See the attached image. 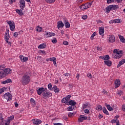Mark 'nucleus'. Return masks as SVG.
I'll return each instance as SVG.
<instances>
[{
	"mask_svg": "<svg viewBox=\"0 0 125 125\" xmlns=\"http://www.w3.org/2000/svg\"><path fill=\"white\" fill-rule=\"evenodd\" d=\"M63 23L65 26V28H69L70 27V23L68 21V20L66 18H63Z\"/></svg>",
	"mask_w": 125,
	"mask_h": 125,
	"instance_id": "0eeeda50",
	"label": "nucleus"
},
{
	"mask_svg": "<svg viewBox=\"0 0 125 125\" xmlns=\"http://www.w3.org/2000/svg\"><path fill=\"white\" fill-rule=\"evenodd\" d=\"M96 110H97V111H101V110H102V106H101V105H98L96 107Z\"/></svg>",
	"mask_w": 125,
	"mask_h": 125,
	"instance_id": "a19ab883",
	"label": "nucleus"
},
{
	"mask_svg": "<svg viewBox=\"0 0 125 125\" xmlns=\"http://www.w3.org/2000/svg\"><path fill=\"white\" fill-rule=\"evenodd\" d=\"M30 103L33 105V106H36V101L33 98L30 99Z\"/></svg>",
	"mask_w": 125,
	"mask_h": 125,
	"instance_id": "2f4dec72",
	"label": "nucleus"
},
{
	"mask_svg": "<svg viewBox=\"0 0 125 125\" xmlns=\"http://www.w3.org/2000/svg\"><path fill=\"white\" fill-rule=\"evenodd\" d=\"M5 75H9V74H11L12 70L10 68H6L4 71Z\"/></svg>",
	"mask_w": 125,
	"mask_h": 125,
	"instance_id": "6ab92c4d",
	"label": "nucleus"
},
{
	"mask_svg": "<svg viewBox=\"0 0 125 125\" xmlns=\"http://www.w3.org/2000/svg\"><path fill=\"white\" fill-rule=\"evenodd\" d=\"M80 8L81 9H82V10H83V9H87V8H88V7H87V4H86L85 3V4L81 5L80 6Z\"/></svg>",
	"mask_w": 125,
	"mask_h": 125,
	"instance_id": "393cba45",
	"label": "nucleus"
},
{
	"mask_svg": "<svg viewBox=\"0 0 125 125\" xmlns=\"http://www.w3.org/2000/svg\"><path fill=\"white\" fill-rule=\"evenodd\" d=\"M117 94L119 95H122L123 94V92H122L121 90L118 91Z\"/></svg>",
	"mask_w": 125,
	"mask_h": 125,
	"instance_id": "680f3d73",
	"label": "nucleus"
},
{
	"mask_svg": "<svg viewBox=\"0 0 125 125\" xmlns=\"http://www.w3.org/2000/svg\"><path fill=\"white\" fill-rule=\"evenodd\" d=\"M105 106H106L107 109H108L109 111H113L114 110L113 107H112L111 105H110V104H105Z\"/></svg>",
	"mask_w": 125,
	"mask_h": 125,
	"instance_id": "c85d7f7f",
	"label": "nucleus"
},
{
	"mask_svg": "<svg viewBox=\"0 0 125 125\" xmlns=\"http://www.w3.org/2000/svg\"><path fill=\"white\" fill-rule=\"evenodd\" d=\"M104 63L105 64V65H107L108 67H111L112 65V62L111 61L108 60V61H104Z\"/></svg>",
	"mask_w": 125,
	"mask_h": 125,
	"instance_id": "412c9836",
	"label": "nucleus"
},
{
	"mask_svg": "<svg viewBox=\"0 0 125 125\" xmlns=\"http://www.w3.org/2000/svg\"><path fill=\"white\" fill-rule=\"evenodd\" d=\"M63 44H64V45H68L69 44V42L65 41L63 42Z\"/></svg>",
	"mask_w": 125,
	"mask_h": 125,
	"instance_id": "6e6d98bb",
	"label": "nucleus"
},
{
	"mask_svg": "<svg viewBox=\"0 0 125 125\" xmlns=\"http://www.w3.org/2000/svg\"><path fill=\"white\" fill-rule=\"evenodd\" d=\"M115 88H117V87H119V86L121 85V81H120V79H116L115 80Z\"/></svg>",
	"mask_w": 125,
	"mask_h": 125,
	"instance_id": "ddd939ff",
	"label": "nucleus"
},
{
	"mask_svg": "<svg viewBox=\"0 0 125 125\" xmlns=\"http://www.w3.org/2000/svg\"><path fill=\"white\" fill-rule=\"evenodd\" d=\"M17 36H18V33L17 32H15L14 33V38H17Z\"/></svg>",
	"mask_w": 125,
	"mask_h": 125,
	"instance_id": "e2e57ef3",
	"label": "nucleus"
},
{
	"mask_svg": "<svg viewBox=\"0 0 125 125\" xmlns=\"http://www.w3.org/2000/svg\"><path fill=\"white\" fill-rule=\"evenodd\" d=\"M118 37H119V39H120V41L121 42H123V43L125 42V39L124 37V36L119 35L118 36Z\"/></svg>",
	"mask_w": 125,
	"mask_h": 125,
	"instance_id": "c756f323",
	"label": "nucleus"
},
{
	"mask_svg": "<svg viewBox=\"0 0 125 125\" xmlns=\"http://www.w3.org/2000/svg\"><path fill=\"white\" fill-rule=\"evenodd\" d=\"M44 90H45V89L43 87H41L37 90V94L39 95H41L42 93L44 92Z\"/></svg>",
	"mask_w": 125,
	"mask_h": 125,
	"instance_id": "dca6fc26",
	"label": "nucleus"
},
{
	"mask_svg": "<svg viewBox=\"0 0 125 125\" xmlns=\"http://www.w3.org/2000/svg\"><path fill=\"white\" fill-rule=\"evenodd\" d=\"M113 53H114V54H119L120 55H123V52L122 50L118 51V49H115L114 50Z\"/></svg>",
	"mask_w": 125,
	"mask_h": 125,
	"instance_id": "aec40b11",
	"label": "nucleus"
},
{
	"mask_svg": "<svg viewBox=\"0 0 125 125\" xmlns=\"http://www.w3.org/2000/svg\"><path fill=\"white\" fill-rule=\"evenodd\" d=\"M53 90H54V92H55V93H58L59 91H60L59 88L57 87V86L56 85H55L54 87H53Z\"/></svg>",
	"mask_w": 125,
	"mask_h": 125,
	"instance_id": "5701e85b",
	"label": "nucleus"
},
{
	"mask_svg": "<svg viewBox=\"0 0 125 125\" xmlns=\"http://www.w3.org/2000/svg\"><path fill=\"white\" fill-rule=\"evenodd\" d=\"M70 97H72V96L71 95H68L65 98L66 99V104L69 102Z\"/></svg>",
	"mask_w": 125,
	"mask_h": 125,
	"instance_id": "c9c22d12",
	"label": "nucleus"
},
{
	"mask_svg": "<svg viewBox=\"0 0 125 125\" xmlns=\"http://www.w3.org/2000/svg\"><path fill=\"white\" fill-rule=\"evenodd\" d=\"M53 64L55 66H56V67H57V65L56 64V58H55L53 61Z\"/></svg>",
	"mask_w": 125,
	"mask_h": 125,
	"instance_id": "603ef678",
	"label": "nucleus"
},
{
	"mask_svg": "<svg viewBox=\"0 0 125 125\" xmlns=\"http://www.w3.org/2000/svg\"><path fill=\"white\" fill-rule=\"evenodd\" d=\"M9 124H10V121L7 120L6 123H5V125H9Z\"/></svg>",
	"mask_w": 125,
	"mask_h": 125,
	"instance_id": "0e129e2a",
	"label": "nucleus"
},
{
	"mask_svg": "<svg viewBox=\"0 0 125 125\" xmlns=\"http://www.w3.org/2000/svg\"><path fill=\"white\" fill-rule=\"evenodd\" d=\"M87 119V117L84 116V115H80V118L78 119V121L81 122V123L83 122V121H85V120H86Z\"/></svg>",
	"mask_w": 125,
	"mask_h": 125,
	"instance_id": "1a4fd4ad",
	"label": "nucleus"
},
{
	"mask_svg": "<svg viewBox=\"0 0 125 125\" xmlns=\"http://www.w3.org/2000/svg\"><path fill=\"white\" fill-rule=\"evenodd\" d=\"M10 36L9 34H7V33H5L4 39L5 41H7V40H9Z\"/></svg>",
	"mask_w": 125,
	"mask_h": 125,
	"instance_id": "f704fd0d",
	"label": "nucleus"
},
{
	"mask_svg": "<svg viewBox=\"0 0 125 125\" xmlns=\"http://www.w3.org/2000/svg\"><path fill=\"white\" fill-rule=\"evenodd\" d=\"M110 123H111L112 124H116V125H120V121H119V120L117 119L116 120L113 119L111 121Z\"/></svg>",
	"mask_w": 125,
	"mask_h": 125,
	"instance_id": "b1692460",
	"label": "nucleus"
},
{
	"mask_svg": "<svg viewBox=\"0 0 125 125\" xmlns=\"http://www.w3.org/2000/svg\"><path fill=\"white\" fill-rule=\"evenodd\" d=\"M2 117H3V116H2V114L0 113V120H1V121H3Z\"/></svg>",
	"mask_w": 125,
	"mask_h": 125,
	"instance_id": "052dcab7",
	"label": "nucleus"
},
{
	"mask_svg": "<svg viewBox=\"0 0 125 125\" xmlns=\"http://www.w3.org/2000/svg\"><path fill=\"white\" fill-rule=\"evenodd\" d=\"M74 115H75V113H71V112H70L68 114V117H74Z\"/></svg>",
	"mask_w": 125,
	"mask_h": 125,
	"instance_id": "864d4df0",
	"label": "nucleus"
},
{
	"mask_svg": "<svg viewBox=\"0 0 125 125\" xmlns=\"http://www.w3.org/2000/svg\"><path fill=\"white\" fill-rule=\"evenodd\" d=\"M12 83L11 79H8L5 80V81H3L1 82L2 84H6V83Z\"/></svg>",
	"mask_w": 125,
	"mask_h": 125,
	"instance_id": "a878e982",
	"label": "nucleus"
},
{
	"mask_svg": "<svg viewBox=\"0 0 125 125\" xmlns=\"http://www.w3.org/2000/svg\"><path fill=\"white\" fill-rule=\"evenodd\" d=\"M13 119H14V116L12 115L11 117L8 118V121H9V122H10L11 121H12Z\"/></svg>",
	"mask_w": 125,
	"mask_h": 125,
	"instance_id": "09e8293b",
	"label": "nucleus"
},
{
	"mask_svg": "<svg viewBox=\"0 0 125 125\" xmlns=\"http://www.w3.org/2000/svg\"><path fill=\"white\" fill-rule=\"evenodd\" d=\"M74 108L73 105H71L67 108V111H73L74 110Z\"/></svg>",
	"mask_w": 125,
	"mask_h": 125,
	"instance_id": "4c0bfd02",
	"label": "nucleus"
},
{
	"mask_svg": "<svg viewBox=\"0 0 125 125\" xmlns=\"http://www.w3.org/2000/svg\"><path fill=\"white\" fill-rule=\"evenodd\" d=\"M32 121H33L34 125H39L42 123V120L40 119H33Z\"/></svg>",
	"mask_w": 125,
	"mask_h": 125,
	"instance_id": "9d476101",
	"label": "nucleus"
},
{
	"mask_svg": "<svg viewBox=\"0 0 125 125\" xmlns=\"http://www.w3.org/2000/svg\"><path fill=\"white\" fill-rule=\"evenodd\" d=\"M116 41V38L114 35H109V42H115Z\"/></svg>",
	"mask_w": 125,
	"mask_h": 125,
	"instance_id": "9b49d317",
	"label": "nucleus"
},
{
	"mask_svg": "<svg viewBox=\"0 0 125 125\" xmlns=\"http://www.w3.org/2000/svg\"><path fill=\"white\" fill-rule=\"evenodd\" d=\"M45 35L46 36V38H50L55 36V33L45 31Z\"/></svg>",
	"mask_w": 125,
	"mask_h": 125,
	"instance_id": "6e6552de",
	"label": "nucleus"
},
{
	"mask_svg": "<svg viewBox=\"0 0 125 125\" xmlns=\"http://www.w3.org/2000/svg\"><path fill=\"white\" fill-rule=\"evenodd\" d=\"M19 57L22 62H26V61H28V60L29 59L28 57H24L22 55H20Z\"/></svg>",
	"mask_w": 125,
	"mask_h": 125,
	"instance_id": "f8f14e48",
	"label": "nucleus"
},
{
	"mask_svg": "<svg viewBox=\"0 0 125 125\" xmlns=\"http://www.w3.org/2000/svg\"><path fill=\"white\" fill-rule=\"evenodd\" d=\"M7 23L10 26V29L11 31H14V29H15V23H14V22L12 23L11 21H7Z\"/></svg>",
	"mask_w": 125,
	"mask_h": 125,
	"instance_id": "39448f33",
	"label": "nucleus"
},
{
	"mask_svg": "<svg viewBox=\"0 0 125 125\" xmlns=\"http://www.w3.org/2000/svg\"><path fill=\"white\" fill-rule=\"evenodd\" d=\"M56 0H45V1L47 3H53L54 2H55Z\"/></svg>",
	"mask_w": 125,
	"mask_h": 125,
	"instance_id": "ea45409f",
	"label": "nucleus"
},
{
	"mask_svg": "<svg viewBox=\"0 0 125 125\" xmlns=\"http://www.w3.org/2000/svg\"><path fill=\"white\" fill-rule=\"evenodd\" d=\"M125 59H123L121 61L119 62V64L117 65V68H120L123 64H125Z\"/></svg>",
	"mask_w": 125,
	"mask_h": 125,
	"instance_id": "bb28decb",
	"label": "nucleus"
},
{
	"mask_svg": "<svg viewBox=\"0 0 125 125\" xmlns=\"http://www.w3.org/2000/svg\"><path fill=\"white\" fill-rule=\"evenodd\" d=\"M39 53H42V54H44V55H45V54H46V53H45V51L42 50H39Z\"/></svg>",
	"mask_w": 125,
	"mask_h": 125,
	"instance_id": "49530a36",
	"label": "nucleus"
},
{
	"mask_svg": "<svg viewBox=\"0 0 125 125\" xmlns=\"http://www.w3.org/2000/svg\"><path fill=\"white\" fill-rule=\"evenodd\" d=\"M96 35V32H94L93 34L91 35L90 39L92 41L93 40V38H94V37H95Z\"/></svg>",
	"mask_w": 125,
	"mask_h": 125,
	"instance_id": "de8ad7c7",
	"label": "nucleus"
},
{
	"mask_svg": "<svg viewBox=\"0 0 125 125\" xmlns=\"http://www.w3.org/2000/svg\"><path fill=\"white\" fill-rule=\"evenodd\" d=\"M5 77V73H4V71H0V79H3Z\"/></svg>",
	"mask_w": 125,
	"mask_h": 125,
	"instance_id": "cd10ccee",
	"label": "nucleus"
},
{
	"mask_svg": "<svg viewBox=\"0 0 125 125\" xmlns=\"http://www.w3.org/2000/svg\"><path fill=\"white\" fill-rule=\"evenodd\" d=\"M122 110L124 112H125V104L123 105L122 106Z\"/></svg>",
	"mask_w": 125,
	"mask_h": 125,
	"instance_id": "338daca9",
	"label": "nucleus"
},
{
	"mask_svg": "<svg viewBox=\"0 0 125 125\" xmlns=\"http://www.w3.org/2000/svg\"><path fill=\"white\" fill-rule=\"evenodd\" d=\"M109 59H110V57L108 55H105V56H104L103 57V60H107V61Z\"/></svg>",
	"mask_w": 125,
	"mask_h": 125,
	"instance_id": "473e14b6",
	"label": "nucleus"
},
{
	"mask_svg": "<svg viewBox=\"0 0 125 125\" xmlns=\"http://www.w3.org/2000/svg\"><path fill=\"white\" fill-rule=\"evenodd\" d=\"M104 32L105 31L104 30V27H101L99 28V33L101 36H104Z\"/></svg>",
	"mask_w": 125,
	"mask_h": 125,
	"instance_id": "f3484780",
	"label": "nucleus"
},
{
	"mask_svg": "<svg viewBox=\"0 0 125 125\" xmlns=\"http://www.w3.org/2000/svg\"><path fill=\"white\" fill-rule=\"evenodd\" d=\"M87 77H88V78H90V79H92V75H91V73H88Z\"/></svg>",
	"mask_w": 125,
	"mask_h": 125,
	"instance_id": "5fc2aeb1",
	"label": "nucleus"
},
{
	"mask_svg": "<svg viewBox=\"0 0 125 125\" xmlns=\"http://www.w3.org/2000/svg\"><path fill=\"white\" fill-rule=\"evenodd\" d=\"M84 112L85 114H89V110L88 109H85Z\"/></svg>",
	"mask_w": 125,
	"mask_h": 125,
	"instance_id": "13d9d810",
	"label": "nucleus"
},
{
	"mask_svg": "<svg viewBox=\"0 0 125 125\" xmlns=\"http://www.w3.org/2000/svg\"><path fill=\"white\" fill-rule=\"evenodd\" d=\"M57 28L59 30L61 28H63L64 27V23H63V22L62 21H59L57 23Z\"/></svg>",
	"mask_w": 125,
	"mask_h": 125,
	"instance_id": "2eb2a0df",
	"label": "nucleus"
},
{
	"mask_svg": "<svg viewBox=\"0 0 125 125\" xmlns=\"http://www.w3.org/2000/svg\"><path fill=\"white\" fill-rule=\"evenodd\" d=\"M45 47H46V45L45 44V43H42L39 46H38V48H45Z\"/></svg>",
	"mask_w": 125,
	"mask_h": 125,
	"instance_id": "7c9ffc66",
	"label": "nucleus"
},
{
	"mask_svg": "<svg viewBox=\"0 0 125 125\" xmlns=\"http://www.w3.org/2000/svg\"><path fill=\"white\" fill-rule=\"evenodd\" d=\"M103 93H104V94H108V92H107V91L105 90V89H104L103 91Z\"/></svg>",
	"mask_w": 125,
	"mask_h": 125,
	"instance_id": "774afa93",
	"label": "nucleus"
},
{
	"mask_svg": "<svg viewBox=\"0 0 125 125\" xmlns=\"http://www.w3.org/2000/svg\"><path fill=\"white\" fill-rule=\"evenodd\" d=\"M52 42L53 43H56L57 42V39L56 38H54L53 40H52Z\"/></svg>",
	"mask_w": 125,
	"mask_h": 125,
	"instance_id": "8fccbe9b",
	"label": "nucleus"
},
{
	"mask_svg": "<svg viewBox=\"0 0 125 125\" xmlns=\"http://www.w3.org/2000/svg\"><path fill=\"white\" fill-rule=\"evenodd\" d=\"M114 0H107V3H111V2H113Z\"/></svg>",
	"mask_w": 125,
	"mask_h": 125,
	"instance_id": "bf43d9fd",
	"label": "nucleus"
},
{
	"mask_svg": "<svg viewBox=\"0 0 125 125\" xmlns=\"http://www.w3.org/2000/svg\"><path fill=\"white\" fill-rule=\"evenodd\" d=\"M114 23H122V20L120 19L114 20Z\"/></svg>",
	"mask_w": 125,
	"mask_h": 125,
	"instance_id": "e433bc0d",
	"label": "nucleus"
},
{
	"mask_svg": "<svg viewBox=\"0 0 125 125\" xmlns=\"http://www.w3.org/2000/svg\"><path fill=\"white\" fill-rule=\"evenodd\" d=\"M36 31H37V32H42V28L40 26H37L36 27Z\"/></svg>",
	"mask_w": 125,
	"mask_h": 125,
	"instance_id": "58836bf2",
	"label": "nucleus"
},
{
	"mask_svg": "<svg viewBox=\"0 0 125 125\" xmlns=\"http://www.w3.org/2000/svg\"><path fill=\"white\" fill-rule=\"evenodd\" d=\"M91 107V105L89 104L88 103H86L85 104H83V110H84V109H89Z\"/></svg>",
	"mask_w": 125,
	"mask_h": 125,
	"instance_id": "a211bd4d",
	"label": "nucleus"
},
{
	"mask_svg": "<svg viewBox=\"0 0 125 125\" xmlns=\"http://www.w3.org/2000/svg\"><path fill=\"white\" fill-rule=\"evenodd\" d=\"M42 95L43 96V98L45 99L46 98H47V97H50V96H52V93H51L50 92H47L45 90Z\"/></svg>",
	"mask_w": 125,
	"mask_h": 125,
	"instance_id": "20e7f679",
	"label": "nucleus"
},
{
	"mask_svg": "<svg viewBox=\"0 0 125 125\" xmlns=\"http://www.w3.org/2000/svg\"><path fill=\"white\" fill-rule=\"evenodd\" d=\"M109 24H113V23H115L114 20L110 21L109 22Z\"/></svg>",
	"mask_w": 125,
	"mask_h": 125,
	"instance_id": "69168bd1",
	"label": "nucleus"
},
{
	"mask_svg": "<svg viewBox=\"0 0 125 125\" xmlns=\"http://www.w3.org/2000/svg\"><path fill=\"white\" fill-rule=\"evenodd\" d=\"M62 103H65L66 104H67V102L66 101V98H63V99H62Z\"/></svg>",
	"mask_w": 125,
	"mask_h": 125,
	"instance_id": "3c124183",
	"label": "nucleus"
},
{
	"mask_svg": "<svg viewBox=\"0 0 125 125\" xmlns=\"http://www.w3.org/2000/svg\"><path fill=\"white\" fill-rule=\"evenodd\" d=\"M5 69H4V65H2L0 66V71H4Z\"/></svg>",
	"mask_w": 125,
	"mask_h": 125,
	"instance_id": "a18cd8bd",
	"label": "nucleus"
},
{
	"mask_svg": "<svg viewBox=\"0 0 125 125\" xmlns=\"http://www.w3.org/2000/svg\"><path fill=\"white\" fill-rule=\"evenodd\" d=\"M66 104L67 105H70L71 106H76L77 103H76L74 100H70Z\"/></svg>",
	"mask_w": 125,
	"mask_h": 125,
	"instance_id": "4468645a",
	"label": "nucleus"
},
{
	"mask_svg": "<svg viewBox=\"0 0 125 125\" xmlns=\"http://www.w3.org/2000/svg\"><path fill=\"white\" fill-rule=\"evenodd\" d=\"M113 58H115L116 59H120L123 55H120L119 54H114L113 55Z\"/></svg>",
	"mask_w": 125,
	"mask_h": 125,
	"instance_id": "4be33fe9",
	"label": "nucleus"
},
{
	"mask_svg": "<svg viewBox=\"0 0 125 125\" xmlns=\"http://www.w3.org/2000/svg\"><path fill=\"white\" fill-rule=\"evenodd\" d=\"M3 97L5 99H6V100H7V101H10V100L12 99V96H11V94H10V93H5V94H4Z\"/></svg>",
	"mask_w": 125,
	"mask_h": 125,
	"instance_id": "423d86ee",
	"label": "nucleus"
},
{
	"mask_svg": "<svg viewBox=\"0 0 125 125\" xmlns=\"http://www.w3.org/2000/svg\"><path fill=\"white\" fill-rule=\"evenodd\" d=\"M5 87H2V88L0 89V94H1L3 92H4V90H5Z\"/></svg>",
	"mask_w": 125,
	"mask_h": 125,
	"instance_id": "c03bdc74",
	"label": "nucleus"
},
{
	"mask_svg": "<svg viewBox=\"0 0 125 125\" xmlns=\"http://www.w3.org/2000/svg\"><path fill=\"white\" fill-rule=\"evenodd\" d=\"M48 88L50 90H52L53 89V88H52V85L51 84V83H50L48 84Z\"/></svg>",
	"mask_w": 125,
	"mask_h": 125,
	"instance_id": "79ce46f5",
	"label": "nucleus"
},
{
	"mask_svg": "<svg viewBox=\"0 0 125 125\" xmlns=\"http://www.w3.org/2000/svg\"><path fill=\"white\" fill-rule=\"evenodd\" d=\"M93 2V1H91V2L87 3L86 4H87V7L88 8H89L91 6V5L92 4V3Z\"/></svg>",
	"mask_w": 125,
	"mask_h": 125,
	"instance_id": "37998d69",
	"label": "nucleus"
},
{
	"mask_svg": "<svg viewBox=\"0 0 125 125\" xmlns=\"http://www.w3.org/2000/svg\"><path fill=\"white\" fill-rule=\"evenodd\" d=\"M20 7L21 8V9H16V11L18 14H19L21 16H22L24 14V11H23V10L24 8H25V0H20Z\"/></svg>",
	"mask_w": 125,
	"mask_h": 125,
	"instance_id": "f257e3e1",
	"label": "nucleus"
},
{
	"mask_svg": "<svg viewBox=\"0 0 125 125\" xmlns=\"http://www.w3.org/2000/svg\"><path fill=\"white\" fill-rule=\"evenodd\" d=\"M119 6L117 5H109L105 8L106 12L109 13L111 10H117V9H119Z\"/></svg>",
	"mask_w": 125,
	"mask_h": 125,
	"instance_id": "7ed1b4c3",
	"label": "nucleus"
},
{
	"mask_svg": "<svg viewBox=\"0 0 125 125\" xmlns=\"http://www.w3.org/2000/svg\"><path fill=\"white\" fill-rule=\"evenodd\" d=\"M87 19V16L86 15H84L82 16V19H83V20H85V19Z\"/></svg>",
	"mask_w": 125,
	"mask_h": 125,
	"instance_id": "4d7b16f0",
	"label": "nucleus"
},
{
	"mask_svg": "<svg viewBox=\"0 0 125 125\" xmlns=\"http://www.w3.org/2000/svg\"><path fill=\"white\" fill-rule=\"evenodd\" d=\"M31 81V78L28 75V73H25L21 78V83L25 85L28 84Z\"/></svg>",
	"mask_w": 125,
	"mask_h": 125,
	"instance_id": "f03ea898",
	"label": "nucleus"
},
{
	"mask_svg": "<svg viewBox=\"0 0 125 125\" xmlns=\"http://www.w3.org/2000/svg\"><path fill=\"white\" fill-rule=\"evenodd\" d=\"M103 111L104 113V114H105V115H109V112H108V110H107V109H106V107H104Z\"/></svg>",
	"mask_w": 125,
	"mask_h": 125,
	"instance_id": "72a5a7b5",
	"label": "nucleus"
}]
</instances>
